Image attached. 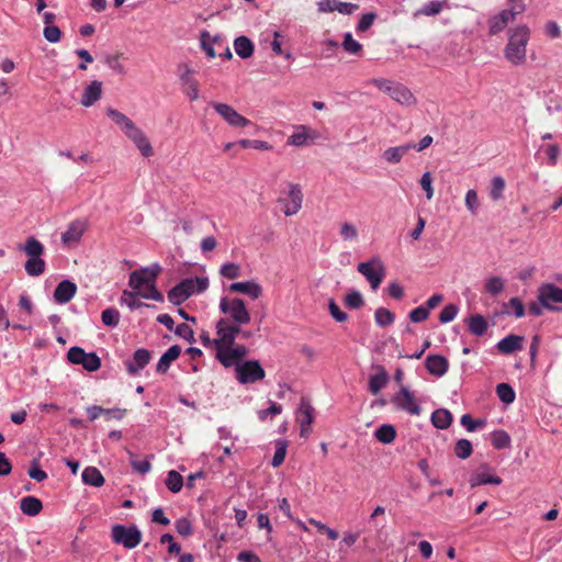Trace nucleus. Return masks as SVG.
Here are the masks:
<instances>
[{"label":"nucleus","mask_w":562,"mask_h":562,"mask_svg":"<svg viewBox=\"0 0 562 562\" xmlns=\"http://www.w3.org/2000/svg\"><path fill=\"white\" fill-rule=\"evenodd\" d=\"M181 353V347L173 345L160 357L157 363V372L166 373L172 361L177 360Z\"/></svg>","instance_id":"obj_27"},{"label":"nucleus","mask_w":562,"mask_h":562,"mask_svg":"<svg viewBox=\"0 0 562 562\" xmlns=\"http://www.w3.org/2000/svg\"><path fill=\"white\" fill-rule=\"evenodd\" d=\"M213 109L216 111L218 115L223 117L231 126L234 127H246L251 124V122L239 114L233 106L226 103L213 102Z\"/></svg>","instance_id":"obj_12"},{"label":"nucleus","mask_w":562,"mask_h":562,"mask_svg":"<svg viewBox=\"0 0 562 562\" xmlns=\"http://www.w3.org/2000/svg\"><path fill=\"white\" fill-rule=\"evenodd\" d=\"M149 359H150V353L148 350L143 349V348L137 349L134 352L133 360H127L125 362L128 373H131V374L138 373L142 369H144L147 366V363L149 362Z\"/></svg>","instance_id":"obj_23"},{"label":"nucleus","mask_w":562,"mask_h":562,"mask_svg":"<svg viewBox=\"0 0 562 562\" xmlns=\"http://www.w3.org/2000/svg\"><path fill=\"white\" fill-rule=\"evenodd\" d=\"M526 10L525 3H517L510 7V9L502 10L497 15L499 19L508 25L509 22L514 21L515 18L519 14H521Z\"/></svg>","instance_id":"obj_37"},{"label":"nucleus","mask_w":562,"mask_h":562,"mask_svg":"<svg viewBox=\"0 0 562 562\" xmlns=\"http://www.w3.org/2000/svg\"><path fill=\"white\" fill-rule=\"evenodd\" d=\"M228 291L232 293H243L252 300H257L262 294V288L256 281L234 282L228 286Z\"/></svg>","instance_id":"obj_19"},{"label":"nucleus","mask_w":562,"mask_h":562,"mask_svg":"<svg viewBox=\"0 0 562 562\" xmlns=\"http://www.w3.org/2000/svg\"><path fill=\"white\" fill-rule=\"evenodd\" d=\"M177 532L183 537H188L192 533L191 521L187 518H180L175 522Z\"/></svg>","instance_id":"obj_63"},{"label":"nucleus","mask_w":562,"mask_h":562,"mask_svg":"<svg viewBox=\"0 0 562 562\" xmlns=\"http://www.w3.org/2000/svg\"><path fill=\"white\" fill-rule=\"evenodd\" d=\"M469 330L476 336H482L487 330V322L482 315H472L469 319Z\"/></svg>","instance_id":"obj_38"},{"label":"nucleus","mask_w":562,"mask_h":562,"mask_svg":"<svg viewBox=\"0 0 562 562\" xmlns=\"http://www.w3.org/2000/svg\"><path fill=\"white\" fill-rule=\"evenodd\" d=\"M357 269L366 277L373 290H376L380 286L385 276L384 265L379 258L360 262Z\"/></svg>","instance_id":"obj_9"},{"label":"nucleus","mask_w":562,"mask_h":562,"mask_svg":"<svg viewBox=\"0 0 562 562\" xmlns=\"http://www.w3.org/2000/svg\"><path fill=\"white\" fill-rule=\"evenodd\" d=\"M472 451V443L468 439H460L454 446V453L460 459L469 458Z\"/></svg>","instance_id":"obj_53"},{"label":"nucleus","mask_w":562,"mask_h":562,"mask_svg":"<svg viewBox=\"0 0 562 562\" xmlns=\"http://www.w3.org/2000/svg\"><path fill=\"white\" fill-rule=\"evenodd\" d=\"M237 144L243 148H254L259 150L271 149V145L268 142L260 139H240Z\"/></svg>","instance_id":"obj_54"},{"label":"nucleus","mask_w":562,"mask_h":562,"mask_svg":"<svg viewBox=\"0 0 562 562\" xmlns=\"http://www.w3.org/2000/svg\"><path fill=\"white\" fill-rule=\"evenodd\" d=\"M236 54L243 58H249L254 54V44L247 36H239L234 42Z\"/></svg>","instance_id":"obj_30"},{"label":"nucleus","mask_w":562,"mask_h":562,"mask_svg":"<svg viewBox=\"0 0 562 562\" xmlns=\"http://www.w3.org/2000/svg\"><path fill=\"white\" fill-rule=\"evenodd\" d=\"M492 445L495 449H505L510 445V437L505 430H495L492 432Z\"/></svg>","instance_id":"obj_45"},{"label":"nucleus","mask_w":562,"mask_h":562,"mask_svg":"<svg viewBox=\"0 0 562 562\" xmlns=\"http://www.w3.org/2000/svg\"><path fill=\"white\" fill-rule=\"evenodd\" d=\"M111 535L115 543L122 544L126 549H134L142 541V532L135 525L128 527L114 525Z\"/></svg>","instance_id":"obj_7"},{"label":"nucleus","mask_w":562,"mask_h":562,"mask_svg":"<svg viewBox=\"0 0 562 562\" xmlns=\"http://www.w3.org/2000/svg\"><path fill=\"white\" fill-rule=\"evenodd\" d=\"M236 379L241 384H249L261 381L266 376V372L258 360H246L237 363Z\"/></svg>","instance_id":"obj_8"},{"label":"nucleus","mask_w":562,"mask_h":562,"mask_svg":"<svg viewBox=\"0 0 562 562\" xmlns=\"http://www.w3.org/2000/svg\"><path fill=\"white\" fill-rule=\"evenodd\" d=\"M24 254L29 257L24 265V269L30 277H38L45 272L46 263L41 258L44 254V245L35 237L31 236L23 246Z\"/></svg>","instance_id":"obj_4"},{"label":"nucleus","mask_w":562,"mask_h":562,"mask_svg":"<svg viewBox=\"0 0 562 562\" xmlns=\"http://www.w3.org/2000/svg\"><path fill=\"white\" fill-rule=\"evenodd\" d=\"M425 366L430 374L435 376H442L448 371L449 362L442 356L430 355L426 358Z\"/></svg>","instance_id":"obj_22"},{"label":"nucleus","mask_w":562,"mask_h":562,"mask_svg":"<svg viewBox=\"0 0 562 562\" xmlns=\"http://www.w3.org/2000/svg\"><path fill=\"white\" fill-rule=\"evenodd\" d=\"M524 337L509 334L497 342L498 350L504 355H510L522 349Z\"/></svg>","instance_id":"obj_24"},{"label":"nucleus","mask_w":562,"mask_h":562,"mask_svg":"<svg viewBox=\"0 0 562 562\" xmlns=\"http://www.w3.org/2000/svg\"><path fill=\"white\" fill-rule=\"evenodd\" d=\"M539 302L549 311H559L552 303H562V289L552 283H544L538 290Z\"/></svg>","instance_id":"obj_13"},{"label":"nucleus","mask_w":562,"mask_h":562,"mask_svg":"<svg viewBox=\"0 0 562 562\" xmlns=\"http://www.w3.org/2000/svg\"><path fill=\"white\" fill-rule=\"evenodd\" d=\"M502 479L498 475H492L488 473H477L470 480L471 487H475L483 484L499 485Z\"/></svg>","instance_id":"obj_39"},{"label":"nucleus","mask_w":562,"mask_h":562,"mask_svg":"<svg viewBox=\"0 0 562 562\" xmlns=\"http://www.w3.org/2000/svg\"><path fill=\"white\" fill-rule=\"evenodd\" d=\"M216 359L226 368L232 367L237 362L236 358L232 353V346L228 345H215Z\"/></svg>","instance_id":"obj_34"},{"label":"nucleus","mask_w":562,"mask_h":562,"mask_svg":"<svg viewBox=\"0 0 562 562\" xmlns=\"http://www.w3.org/2000/svg\"><path fill=\"white\" fill-rule=\"evenodd\" d=\"M508 33V43L504 49L505 58L513 65H521L526 61L530 30L527 25H519Z\"/></svg>","instance_id":"obj_2"},{"label":"nucleus","mask_w":562,"mask_h":562,"mask_svg":"<svg viewBox=\"0 0 562 562\" xmlns=\"http://www.w3.org/2000/svg\"><path fill=\"white\" fill-rule=\"evenodd\" d=\"M165 483L170 492L178 493L181 491L183 486V479L180 473H178L175 470H171L167 473Z\"/></svg>","instance_id":"obj_41"},{"label":"nucleus","mask_w":562,"mask_h":562,"mask_svg":"<svg viewBox=\"0 0 562 562\" xmlns=\"http://www.w3.org/2000/svg\"><path fill=\"white\" fill-rule=\"evenodd\" d=\"M505 180L497 176L494 177L491 181V189H490V196L493 201H498L501 198H503V193L505 190Z\"/></svg>","instance_id":"obj_44"},{"label":"nucleus","mask_w":562,"mask_h":562,"mask_svg":"<svg viewBox=\"0 0 562 562\" xmlns=\"http://www.w3.org/2000/svg\"><path fill=\"white\" fill-rule=\"evenodd\" d=\"M220 310L238 325H245L250 322V313L246 308L245 302L239 297H223L220 302Z\"/></svg>","instance_id":"obj_6"},{"label":"nucleus","mask_w":562,"mask_h":562,"mask_svg":"<svg viewBox=\"0 0 562 562\" xmlns=\"http://www.w3.org/2000/svg\"><path fill=\"white\" fill-rule=\"evenodd\" d=\"M432 425L438 429H446L452 423V415L449 411L439 408L431 415Z\"/></svg>","instance_id":"obj_35"},{"label":"nucleus","mask_w":562,"mask_h":562,"mask_svg":"<svg viewBox=\"0 0 562 562\" xmlns=\"http://www.w3.org/2000/svg\"><path fill=\"white\" fill-rule=\"evenodd\" d=\"M488 27H490V30H488L490 34L496 35V34H499L503 30H505L506 24H504V22L496 14L488 20Z\"/></svg>","instance_id":"obj_64"},{"label":"nucleus","mask_w":562,"mask_h":562,"mask_svg":"<svg viewBox=\"0 0 562 562\" xmlns=\"http://www.w3.org/2000/svg\"><path fill=\"white\" fill-rule=\"evenodd\" d=\"M345 304L349 308L357 310V308H360L364 304V301H363V297L360 292L351 291L350 293H348L346 295Z\"/></svg>","instance_id":"obj_55"},{"label":"nucleus","mask_w":562,"mask_h":562,"mask_svg":"<svg viewBox=\"0 0 562 562\" xmlns=\"http://www.w3.org/2000/svg\"><path fill=\"white\" fill-rule=\"evenodd\" d=\"M76 293V283L69 280H64L57 284L54 291V300L58 304H66L72 300Z\"/></svg>","instance_id":"obj_18"},{"label":"nucleus","mask_w":562,"mask_h":562,"mask_svg":"<svg viewBox=\"0 0 562 562\" xmlns=\"http://www.w3.org/2000/svg\"><path fill=\"white\" fill-rule=\"evenodd\" d=\"M279 202L284 204L283 213L285 216L295 215L302 209L303 203V192L300 184L291 183L288 199H279Z\"/></svg>","instance_id":"obj_15"},{"label":"nucleus","mask_w":562,"mask_h":562,"mask_svg":"<svg viewBox=\"0 0 562 562\" xmlns=\"http://www.w3.org/2000/svg\"><path fill=\"white\" fill-rule=\"evenodd\" d=\"M496 394L499 397V400L505 404L513 403L516 396L514 389L507 383H499L496 386Z\"/></svg>","instance_id":"obj_43"},{"label":"nucleus","mask_w":562,"mask_h":562,"mask_svg":"<svg viewBox=\"0 0 562 562\" xmlns=\"http://www.w3.org/2000/svg\"><path fill=\"white\" fill-rule=\"evenodd\" d=\"M106 115L120 126L125 135L136 127L135 123L130 117L115 109L109 108Z\"/></svg>","instance_id":"obj_26"},{"label":"nucleus","mask_w":562,"mask_h":562,"mask_svg":"<svg viewBox=\"0 0 562 562\" xmlns=\"http://www.w3.org/2000/svg\"><path fill=\"white\" fill-rule=\"evenodd\" d=\"M314 407L311 405L310 401L305 397L301 398L297 422L301 426V437H307L312 431V424L314 422Z\"/></svg>","instance_id":"obj_17"},{"label":"nucleus","mask_w":562,"mask_h":562,"mask_svg":"<svg viewBox=\"0 0 562 562\" xmlns=\"http://www.w3.org/2000/svg\"><path fill=\"white\" fill-rule=\"evenodd\" d=\"M374 319L380 327H386L394 323L395 315L385 307H379L375 310Z\"/></svg>","instance_id":"obj_40"},{"label":"nucleus","mask_w":562,"mask_h":562,"mask_svg":"<svg viewBox=\"0 0 562 562\" xmlns=\"http://www.w3.org/2000/svg\"><path fill=\"white\" fill-rule=\"evenodd\" d=\"M505 286L504 280L499 277H492L485 282V290L491 295L496 296L503 292Z\"/></svg>","instance_id":"obj_49"},{"label":"nucleus","mask_w":562,"mask_h":562,"mask_svg":"<svg viewBox=\"0 0 562 562\" xmlns=\"http://www.w3.org/2000/svg\"><path fill=\"white\" fill-rule=\"evenodd\" d=\"M182 92L189 98L190 101H195L200 98L199 81L193 77H186L180 79Z\"/></svg>","instance_id":"obj_31"},{"label":"nucleus","mask_w":562,"mask_h":562,"mask_svg":"<svg viewBox=\"0 0 562 562\" xmlns=\"http://www.w3.org/2000/svg\"><path fill=\"white\" fill-rule=\"evenodd\" d=\"M158 265L131 272L128 285L136 290L143 299L164 302V295L156 288V279L160 273Z\"/></svg>","instance_id":"obj_1"},{"label":"nucleus","mask_w":562,"mask_h":562,"mask_svg":"<svg viewBox=\"0 0 562 562\" xmlns=\"http://www.w3.org/2000/svg\"><path fill=\"white\" fill-rule=\"evenodd\" d=\"M82 481L91 486L100 487L104 484V477L95 467H88L82 472Z\"/></svg>","instance_id":"obj_33"},{"label":"nucleus","mask_w":562,"mask_h":562,"mask_svg":"<svg viewBox=\"0 0 562 562\" xmlns=\"http://www.w3.org/2000/svg\"><path fill=\"white\" fill-rule=\"evenodd\" d=\"M509 308L513 310L514 315L517 318H520L525 315V306L520 299L518 297H512L508 303L504 304V314H510Z\"/></svg>","instance_id":"obj_46"},{"label":"nucleus","mask_w":562,"mask_h":562,"mask_svg":"<svg viewBox=\"0 0 562 562\" xmlns=\"http://www.w3.org/2000/svg\"><path fill=\"white\" fill-rule=\"evenodd\" d=\"M374 436L382 443H391L396 437V430L394 426L384 424L375 430Z\"/></svg>","instance_id":"obj_36"},{"label":"nucleus","mask_w":562,"mask_h":562,"mask_svg":"<svg viewBox=\"0 0 562 562\" xmlns=\"http://www.w3.org/2000/svg\"><path fill=\"white\" fill-rule=\"evenodd\" d=\"M126 137L135 144L144 157H150L154 154L151 144L139 127L136 126L133 128L128 134H126Z\"/></svg>","instance_id":"obj_20"},{"label":"nucleus","mask_w":562,"mask_h":562,"mask_svg":"<svg viewBox=\"0 0 562 562\" xmlns=\"http://www.w3.org/2000/svg\"><path fill=\"white\" fill-rule=\"evenodd\" d=\"M419 184H420L422 189L425 191L427 200H431L434 198V188H432V177L429 171L425 172L422 176V178L419 180Z\"/></svg>","instance_id":"obj_57"},{"label":"nucleus","mask_w":562,"mask_h":562,"mask_svg":"<svg viewBox=\"0 0 562 562\" xmlns=\"http://www.w3.org/2000/svg\"><path fill=\"white\" fill-rule=\"evenodd\" d=\"M446 7H448L447 0H431L418 9L415 15L434 16L439 14Z\"/></svg>","instance_id":"obj_29"},{"label":"nucleus","mask_w":562,"mask_h":562,"mask_svg":"<svg viewBox=\"0 0 562 562\" xmlns=\"http://www.w3.org/2000/svg\"><path fill=\"white\" fill-rule=\"evenodd\" d=\"M20 509L24 515L36 516L43 509V504L35 496H25L20 501Z\"/></svg>","instance_id":"obj_28"},{"label":"nucleus","mask_w":562,"mask_h":562,"mask_svg":"<svg viewBox=\"0 0 562 562\" xmlns=\"http://www.w3.org/2000/svg\"><path fill=\"white\" fill-rule=\"evenodd\" d=\"M68 360L74 364H81L87 371L93 372L100 369L101 360L94 352L87 353L80 347H71L67 352Z\"/></svg>","instance_id":"obj_10"},{"label":"nucleus","mask_w":562,"mask_h":562,"mask_svg":"<svg viewBox=\"0 0 562 562\" xmlns=\"http://www.w3.org/2000/svg\"><path fill=\"white\" fill-rule=\"evenodd\" d=\"M379 90L390 95L392 100L404 106H412L417 103L414 93L404 85L384 78H373L369 81Z\"/></svg>","instance_id":"obj_3"},{"label":"nucleus","mask_w":562,"mask_h":562,"mask_svg":"<svg viewBox=\"0 0 562 562\" xmlns=\"http://www.w3.org/2000/svg\"><path fill=\"white\" fill-rule=\"evenodd\" d=\"M429 317L428 308L418 306L409 312V319L413 323L425 322Z\"/></svg>","instance_id":"obj_61"},{"label":"nucleus","mask_w":562,"mask_h":562,"mask_svg":"<svg viewBox=\"0 0 562 562\" xmlns=\"http://www.w3.org/2000/svg\"><path fill=\"white\" fill-rule=\"evenodd\" d=\"M240 327L238 324L232 325L224 318H221L216 324L217 338L214 339V345H228L234 346L236 336L239 335Z\"/></svg>","instance_id":"obj_14"},{"label":"nucleus","mask_w":562,"mask_h":562,"mask_svg":"<svg viewBox=\"0 0 562 562\" xmlns=\"http://www.w3.org/2000/svg\"><path fill=\"white\" fill-rule=\"evenodd\" d=\"M209 281L206 278H188L169 290L168 300L175 305H180L195 292L205 291Z\"/></svg>","instance_id":"obj_5"},{"label":"nucleus","mask_w":562,"mask_h":562,"mask_svg":"<svg viewBox=\"0 0 562 562\" xmlns=\"http://www.w3.org/2000/svg\"><path fill=\"white\" fill-rule=\"evenodd\" d=\"M392 403L398 408L411 415L418 416L422 413L420 406L416 403L412 392L402 386L400 391L393 395Z\"/></svg>","instance_id":"obj_11"},{"label":"nucleus","mask_w":562,"mask_h":562,"mask_svg":"<svg viewBox=\"0 0 562 562\" xmlns=\"http://www.w3.org/2000/svg\"><path fill=\"white\" fill-rule=\"evenodd\" d=\"M340 235L344 240H355L358 238V229L352 223L345 222L341 224Z\"/></svg>","instance_id":"obj_56"},{"label":"nucleus","mask_w":562,"mask_h":562,"mask_svg":"<svg viewBox=\"0 0 562 562\" xmlns=\"http://www.w3.org/2000/svg\"><path fill=\"white\" fill-rule=\"evenodd\" d=\"M220 273L222 277L226 279L234 280L240 276L241 269L240 266L237 263L226 262L221 267Z\"/></svg>","instance_id":"obj_50"},{"label":"nucleus","mask_w":562,"mask_h":562,"mask_svg":"<svg viewBox=\"0 0 562 562\" xmlns=\"http://www.w3.org/2000/svg\"><path fill=\"white\" fill-rule=\"evenodd\" d=\"M120 57H121V54L109 55L105 58V63L115 72H117L120 75H124L125 69H124V66L120 61Z\"/></svg>","instance_id":"obj_62"},{"label":"nucleus","mask_w":562,"mask_h":562,"mask_svg":"<svg viewBox=\"0 0 562 562\" xmlns=\"http://www.w3.org/2000/svg\"><path fill=\"white\" fill-rule=\"evenodd\" d=\"M43 35L49 43H57L61 38V31L58 26L47 25L44 27Z\"/></svg>","instance_id":"obj_59"},{"label":"nucleus","mask_w":562,"mask_h":562,"mask_svg":"<svg viewBox=\"0 0 562 562\" xmlns=\"http://www.w3.org/2000/svg\"><path fill=\"white\" fill-rule=\"evenodd\" d=\"M457 314L458 307L454 304H448L441 310L439 321L441 323H449L456 318Z\"/></svg>","instance_id":"obj_60"},{"label":"nucleus","mask_w":562,"mask_h":562,"mask_svg":"<svg viewBox=\"0 0 562 562\" xmlns=\"http://www.w3.org/2000/svg\"><path fill=\"white\" fill-rule=\"evenodd\" d=\"M102 95V82L98 80L91 81L83 90L80 103L86 106H92Z\"/></svg>","instance_id":"obj_21"},{"label":"nucleus","mask_w":562,"mask_h":562,"mask_svg":"<svg viewBox=\"0 0 562 562\" xmlns=\"http://www.w3.org/2000/svg\"><path fill=\"white\" fill-rule=\"evenodd\" d=\"M286 448L288 442L285 440L277 441V449L271 461V465L273 468H278L283 463L286 454Z\"/></svg>","instance_id":"obj_52"},{"label":"nucleus","mask_w":562,"mask_h":562,"mask_svg":"<svg viewBox=\"0 0 562 562\" xmlns=\"http://www.w3.org/2000/svg\"><path fill=\"white\" fill-rule=\"evenodd\" d=\"M389 381L386 371L381 367L379 373L371 375L369 379V391L371 394L376 395L385 387Z\"/></svg>","instance_id":"obj_32"},{"label":"nucleus","mask_w":562,"mask_h":562,"mask_svg":"<svg viewBox=\"0 0 562 562\" xmlns=\"http://www.w3.org/2000/svg\"><path fill=\"white\" fill-rule=\"evenodd\" d=\"M128 456H130L131 467L133 468V470L135 472H137L139 474H146L150 471L151 464H150L149 460H147V459L139 460L137 458V456L135 453H133L132 451H128Z\"/></svg>","instance_id":"obj_42"},{"label":"nucleus","mask_w":562,"mask_h":562,"mask_svg":"<svg viewBox=\"0 0 562 562\" xmlns=\"http://www.w3.org/2000/svg\"><path fill=\"white\" fill-rule=\"evenodd\" d=\"M136 296H139L136 290H124L121 296V302L126 304L131 310L139 308L143 305L149 307L148 304H143L142 302L137 301Z\"/></svg>","instance_id":"obj_47"},{"label":"nucleus","mask_w":562,"mask_h":562,"mask_svg":"<svg viewBox=\"0 0 562 562\" xmlns=\"http://www.w3.org/2000/svg\"><path fill=\"white\" fill-rule=\"evenodd\" d=\"M101 321L106 326L115 327L120 322V312L113 307L105 308L101 313Z\"/></svg>","instance_id":"obj_51"},{"label":"nucleus","mask_w":562,"mask_h":562,"mask_svg":"<svg viewBox=\"0 0 562 562\" xmlns=\"http://www.w3.org/2000/svg\"><path fill=\"white\" fill-rule=\"evenodd\" d=\"M415 144H405L396 147H390L384 150L383 158L390 164H398L402 158L411 150L415 149Z\"/></svg>","instance_id":"obj_25"},{"label":"nucleus","mask_w":562,"mask_h":562,"mask_svg":"<svg viewBox=\"0 0 562 562\" xmlns=\"http://www.w3.org/2000/svg\"><path fill=\"white\" fill-rule=\"evenodd\" d=\"M342 46L346 52L353 55L358 54L362 48L361 44L357 42L350 33L345 35Z\"/></svg>","instance_id":"obj_58"},{"label":"nucleus","mask_w":562,"mask_h":562,"mask_svg":"<svg viewBox=\"0 0 562 562\" xmlns=\"http://www.w3.org/2000/svg\"><path fill=\"white\" fill-rule=\"evenodd\" d=\"M465 206L472 215H476L480 209V200L474 189L468 190L464 199Z\"/></svg>","instance_id":"obj_48"},{"label":"nucleus","mask_w":562,"mask_h":562,"mask_svg":"<svg viewBox=\"0 0 562 562\" xmlns=\"http://www.w3.org/2000/svg\"><path fill=\"white\" fill-rule=\"evenodd\" d=\"M88 228V222L85 220H75L72 221L67 229L61 234V241L67 247L76 246L85 232Z\"/></svg>","instance_id":"obj_16"}]
</instances>
